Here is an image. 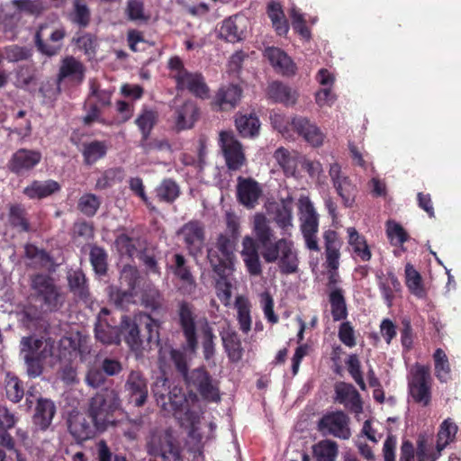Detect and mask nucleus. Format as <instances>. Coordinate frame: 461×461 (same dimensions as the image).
<instances>
[{"mask_svg":"<svg viewBox=\"0 0 461 461\" xmlns=\"http://www.w3.org/2000/svg\"><path fill=\"white\" fill-rule=\"evenodd\" d=\"M241 256L249 274L258 276L261 273L257 242L252 237H244L242 240Z\"/></svg>","mask_w":461,"mask_h":461,"instance_id":"cd10ccee","label":"nucleus"},{"mask_svg":"<svg viewBox=\"0 0 461 461\" xmlns=\"http://www.w3.org/2000/svg\"><path fill=\"white\" fill-rule=\"evenodd\" d=\"M107 255L104 250L99 247H94L90 252L91 264L98 275H104L107 269Z\"/></svg>","mask_w":461,"mask_h":461,"instance_id":"0e129e2a","label":"nucleus"},{"mask_svg":"<svg viewBox=\"0 0 461 461\" xmlns=\"http://www.w3.org/2000/svg\"><path fill=\"white\" fill-rule=\"evenodd\" d=\"M139 325L136 317L131 321L128 317L122 316L121 331L124 334V339L132 350H139L141 345Z\"/></svg>","mask_w":461,"mask_h":461,"instance_id":"58836bf2","label":"nucleus"},{"mask_svg":"<svg viewBox=\"0 0 461 461\" xmlns=\"http://www.w3.org/2000/svg\"><path fill=\"white\" fill-rule=\"evenodd\" d=\"M335 401L347 409L359 414L362 412V401L357 389L351 384L339 382L335 384Z\"/></svg>","mask_w":461,"mask_h":461,"instance_id":"412c9836","label":"nucleus"},{"mask_svg":"<svg viewBox=\"0 0 461 461\" xmlns=\"http://www.w3.org/2000/svg\"><path fill=\"white\" fill-rule=\"evenodd\" d=\"M208 258L213 271L234 270V244L225 235H220L216 245L208 252Z\"/></svg>","mask_w":461,"mask_h":461,"instance_id":"9b49d317","label":"nucleus"},{"mask_svg":"<svg viewBox=\"0 0 461 461\" xmlns=\"http://www.w3.org/2000/svg\"><path fill=\"white\" fill-rule=\"evenodd\" d=\"M167 405L161 407V409L167 413L173 415L177 419L182 425L190 423L192 425V430L190 431V438L197 442H200L202 437L197 432L194 427V422L197 417L191 411L190 402L187 400L183 390L178 387H173L167 396Z\"/></svg>","mask_w":461,"mask_h":461,"instance_id":"7ed1b4c3","label":"nucleus"},{"mask_svg":"<svg viewBox=\"0 0 461 461\" xmlns=\"http://www.w3.org/2000/svg\"><path fill=\"white\" fill-rule=\"evenodd\" d=\"M331 314L334 321H340L347 317V307L344 296L340 290H334L330 294Z\"/></svg>","mask_w":461,"mask_h":461,"instance_id":"4d7b16f0","label":"nucleus"},{"mask_svg":"<svg viewBox=\"0 0 461 461\" xmlns=\"http://www.w3.org/2000/svg\"><path fill=\"white\" fill-rule=\"evenodd\" d=\"M322 434L348 439L351 436L348 417L343 411H335L325 415L319 422Z\"/></svg>","mask_w":461,"mask_h":461,"instance_id":"dca6fc26","label":"nucleus"},{"mask_svg":"<svg viewBox=\"0 0 461 461\" xmlns=\"http://www.w3.org/2000/svg\"><path fill=\"white\" fill-rule=\"evenodd\" d=\"M85 340L82 339L81 336L78 333L71 334L70 336H65L59 340V348L61 350V355L66 357L67 355H71L73 353H77V351L82 354L85 352V348L83 346Z\"/></svg>","mask_w":461,"mask_h":461,"instance_id":"3c124183","label":"nucleus"},{"mask_svg":"<svg viewBox=\"0 0 461 461\" xmlns=\"http://www.w3.org/2000/svg\"><path fill=\"white\" fill-rule=\"evenodd\" d=\"M167 384V379L162 375L158 377L152 385V393L156 398L157 403L160 407H165L167 405V396L169 393V386Z\"/></svg>","mask_w":461,"mask_h":461,"instance_id":"e2e57ef3","label":"nucleus"},{"mask_svg":"<svg viewBox=\"0 0 461 461\" xmlns=\"http://www.w3.org/2000/svg\"><path fill=\"white\" fill-rule=\"evenodd\" d=\"M121 406L119 394L113 389L105 388L93 396L89 402L88 413L97 429H104L110 422V417Z\"/></svg>","mask_w":461,"mask_h":461,"instance_id":"f03ea898","label":"nucleus"},{"mask_svg":"<svg viewBox=\"0 0 461 461\" xmlns=\"http://www.w3.org/2000/svg\"><path fill=\"white\" fill-rule=\"evenodd\" d=\"M157 196L164 202H173L179 195L180 190L177 184L171 179H165L156 189Z\"/></svg>","mask_w":461,"mask_h":461,"instance_id":"13d9d810","label":"nucleus"},{"mask_svg":"<svg viewBox=\"0 0 461 461\" xmlns=\"http://www.w3.org/2000/svg\"><path fill=\"white\" fill-rule=\"evenodd\" d=\"M249 19L243 14H236L225 19L220 28V36L229 42L241 41L248 30Z\"/></svg>","mask_w":461,"mask_h":461,"instance_id":"aec40b11","label":"nucleus"},{"mask_svg":"<svg viewBox=\"0 0 461 461\" xmlns=\"http://www.w3.org/2000/svg\"><path fill=\"white\" fill-rule=\"evenodd\" d=\"M312 453L317 461H336L339 447L335 441L323 439L313 446Z\"/></svg>","mask_w":461,"mask_h":461,"instance_id":"37998d69","label":"nucleus"},{"mask_svg":"<svg viewBox=\"0 0 461 461\" xmlns=\"http://www.w3.org/2000/svg\"><path fill=\"white\" fill-rule=\"evenodd\" d=\"M177 234L182 238L191 255H197L203 247L204 231L203 226L197 221H189L185 223Z\"/></svg>","mask_w":461,"mask_h":461,"instance_id":"a211bd4d","label":"nucleus"},{"mask_svg":"<svg viewBox=\"0 0 461 461\" xmlns=\"http://www.w3.org/2000/svg\"><path fill=\"white\" fill-rule=\"evenodd\" d=\"M69 19L79 26H86L90 21V11L82 0H73V9L69 13Z\"/></svg>","mask_w":461,"mask_h":461,"instance_id":"6e6d98bb","label":"nucleus"},{"mask_svg":"<svg viewBox=\"0 0 461 461\" xmlns=\"http://www.w3.org/2000/svg\"><path fill=\"white\" fill-rule=\"evenodd\" d=\"M262 256L268 263L278 260L279 267L285 274L294 273L297 270V253L294 249L293 241L287 239H280L274 244H270L265 251H262Z\"/></svg>","mask_w":461,"mask_h":461,"instance_id":"39448f33","label":"nucleus"},{"mask_svg":"<svg viewBox=\"0 0 461 461\" xmlns=\"http://www.w3.org/2000/svg\"><path fill=\"white\" fill-rule=\"evenodd\" d=\"M267 14L276 32L279 35L286 34L289 29L288 23L280 4L276 2L270 3L267 7Z\"/></svg>","mask_w":461,"mask_h":461,"instance_id":"09e8293b","label":"nucleus"},{"mask_svg":"<svg viewBox=\"0 0 461 461\" xmlns=\"http://www.w3.org/2000/svg\"><path fill=\"white\" fill-rule=\"evenodd\" d=\"M457 430V425L449 418L440 424L436 441L438 450H443L455 440Z\"/></svg>","mask_w":461,"mask_h":461,"instance_id":"a18cd8bd","label":"nucleus"},{"mask_svg":"<svg viewBox=\"0 0 461 461\" xmlns=\"http://www.w3.org/2000/svg\"><path fill=\"white\" fill-rule=\"evenodd\" d=\"M168 66L172 70V77L176 79L178 88L187 89L201 98H204L208 95V87L203 77L200 74L190 73L185 70L179 58L175 57L170 59Z\"/></svg>","mask_w":461,"mask_h":461,"instance_id":"6e6552de","label":"nucleus"},{"mask_svg":"<svg viewBox=\"0 0 461 461\" xmlns=\"http://www.w3.org/2000/svg\"><path fill=\"white\" fill-rule=\"evenodd\" d=\"M59 190V185L54 180L34 181L26 188L23 193L30 199H41Z\"/></svg>","mask_w":461,"mask_h":461,"instance_id":"4c0bfd02","label":"nucleus"},{"mask_svg":"<svg viewBox=\"0 0 461 461\" xmlns=\"http://www.w3.org/2000/svg\"><path fill=\"white\" fill-rule=\"evenodd\" d=\"M41 159V154L36 150L21 149L9 161V167L15 173L27 171L34 167Z\"/></svg>","mask_w":461,"mask_h":461,"instance_id":"a878e982","label":"nucleus"},{"mask_svg":"<svg viewBox=\"0 0 461 461\" xmlns=\"http://www.w3.org/2000/svg\"><path fill=\"white\" fill-rule=\"evenodd\" d=\"M223 341L229 357L232 361H239L242 357V348L237 333L230 328L224 329L221 332Z\"/></svg>","mask_w":461,"mask_h":461,"instance_id":"79ce46f5","label":"nucleus"},{"mask_svg":"<svg viewBox=\"0 0 461 461\" xmlns=\"http://www.w3.org/2000/svg\"><path fill=\"white\" fill-rule=\"evenodd\" d=\"M329 176L338 195L341 198L346 207L352 206L357 193V187L351 179L343 173L339 163L330 164Z\"/></svg>","mask_w":461,"mask_h":461,"instance_id":"4468645a","label":"nucleus"},{"mask_svg":"<svg viewBox=\"0 0 461 461\" xmlns=\"http://www.w3.org/2000/svg\"><path fill=\"white\" fill-rule=\"evenodd\" d=\"M252 231L261 245L263 251L267 249L272 242L274 231L269 225V221L260 212L256 213L252 219Z\"/></svg>","mask_w":461,"mask_h":461,"instance_id":"c85d7f7f","label":"nucleus"},{"mask_svg":"<svg viewBox=\"0 0 461 461\" xmlns=\"http://www.w3.org/2000/svg\"><path fill=\"white\" fill-rule=\"evenodd\" d=\"M171 363L185 375L188 385L196 388L204 399L213 402L220 400L218 387L209 375L203 369H194L187 375L184 354L165 345L159 349L160 369L165 372Z\"/></svg>","mask_w":461,"mask_h":461,"instance_id":"f257e3e1","label":"nucleus"},{"mask_svg":"<svg viewBox=\"0 0 461 461\" xmlns=\"http://www.w3.org/2000/svg\"><path fill=\"white\" fill-rule=\"evenodd\" d=\"M267 211L285 233L294 227L293 201L291 198L284 199L280 203H269Z\"/></svg>","mask_w":461,"mask_h":461,"instance_id":"4be33fe9","label":"nucleus"},{"mask_svg":"<svg viewBox=\"0 0 461 461\" xmlns=\"http://www.w3.org/2000/svg\"><path fill=\"white\" fill-rule=\"evenodd\" d=\"M237 181V197L239 202L248 209L254 208L262 194L259 184L250 177L239 176Z\"/></svg>","mask_w":461,"mask_h":461,"instance_id":"6ab92c4d","label":"nucleus"},{"mask_svg":"<svg viewBox=\"0 0 461 461\" xmlns=\"http://www.w3.org/2000/svg\"><path fill=\"white\" fill-rule=\"evenodd\" d=\"M347 233L348 244L355 256L362 261H369L371 259L372 253L365 237L360 235L353 227L348 228Z\"/></svg>","mask_w":461,"mask_h":461,"instance_id":"f704fd0d","label":"nucleus"},{"mask_svg":"<svg viewBox=\"0 0 461 461\" xmlns=\"http://www.w3.org/2000/svg\"><path fill=\"white\" fill-rule=\"evenodd\" d=\"M267 96L276 103L283 104L285 106L294 105L298 97L296 90L281 82H272L267 87Z\"/></svg>","mask_w":461,"mask_h":461,"instance_id":"c756f323","label":"nucleus"},{"mask_svg":"<svg viewBox=\"0 0 461 461\" xmlns=\"http://www.w3.org/2000/svg\"><path fill=\"white\" fill-rule=\"evenodd\" d=\"M300 227L304 238L306 247L311 250H319L317 233L319 230V219L312 203L306 196L299 199Z\"/></svg>","mask_w":461,"mask_h":461,"instance_id":"0eeeda50","label":"nucleus"},{"mask_svg":"<svg viewBox=\"0 0 461 461\" xmlns=\"http://www.w3.org/2000/svg\"><path fill=\"white\" fill-rule=\"evenodd\" d=\"M107 151V146L103 141H91L83 146V156L86 164H93L102 158Z\"/></svg>","mask_w":461,"mask_h":461,"instance_id":"8fccbe9b","label":"nucleus"},{"mask_svg":"<svg viewBox=\"0 0 461 461\" xmlns=\"http://www.w3.org/2000/svg\"><path fill=\"white\" fill-rule=\"evenodd\" d=\"M68 283L71 290L80 298L86 299L88 291L86 287L85 275L80 271H75L68 276Z\"/></svg>","mask_w":461,"mask_h":461,"instance_id":"680f3d73","label":"nucleus"},{"mask_svg":"<svg viewBox=\"0 0 461 461\" xmlns=\"http://www.w3.org/2000/svg\"><path fill=\"white\" fill-rule=\"evenodd\" d=\"M25 255L32 260L31 264L36 267L50 269L53 266L50 256L43 250H39L32 245L25 246Z\"/></svg>","mask_w":461,"mask_h":461,"instance_id":"603ef678","label":"nucleus"},{"mask_svg":"<svg viewBox=\"0 0 461 461\" xmlns=\"http://www.w3.org/2000/svg\"><path fill=\"white\" fill-rule=\"evenodd\" d=\"M65 36L62 27L55 24L41 25L36 33V44L39 50L48 56H53L60 50V41Z\"/></svg>","mask_w":461,"mask_h":461,"instance_id":"ddd939ff","label":"nucleus"},{"mask_svg":"<svg viewBox=\"0 0 461 461\" xmlns=\"http://www.w3.org/2000/svg\"><path fill=\"white\" fill-rule=\"evenodd\" d=\"M404 272L405 285L410 293L419 299H425L427 290L420 274L410 263L406 264Z\"/></svg>","mask_w":461,"mask_h":461,"instance_id":"c9c22d12","label":"nucleus"},{"mask_svg":"<svg viewBox=\"0 0 461 461\" xmlns=\"http://www.w3.org/2000/svg\"><path fill=\"white\" fill-rule=\"evenodd\" d=\"M138 271L131 266H125L121 273L120 289L110 292V298L118 307H124L130 303H136V284Z\"/></svg>","mask_w":461,"mask_h":461,"instance_id":"9d476101","label":"nucleus"},{"mask_svg":"<svg viewBox=\"0 0 461 461\" xmlns=\"http://www.w3.org/2000/svg\"><path fill=\"white\" fill-rule=\"evenodd\" d=\"M136 321L140 325H143L148 332V341H156L158 343L159 322L152 319L146 313H139L136 315Z\"/></svg>","mask_w":461,"mask_h":461,"instance_id":"052dcab7","label":"nucleus"},{"mask_svg":"<svg viewBox=\"0 0 461 461\" xmlns=\"http://www.w3.org/2000/svg\"><path fill=\"white\" fill-rule=\"evenodd\" d=\"M264 57L277 73L284 76L294 75L296 66L283 50L276 47H267L264 50Z\"/></svg>","mask_w":461,"mask_h":461,"instance_id":"b1692460","label":"nucleus"},{"mask_svg":"<svg viewBox=\"0 0 461 461\" xmlns=\"http://www.w3.org/2000/svg\"><path fill=\"white\" fill-rule=\"evenodd\" d=\"M442 450L438 446L434 447V439L431 435L420 434L416 441V449L413 445L406 440L401 447L400 461H436L441 456Z\"/></svg>","mask_w":461,"mask_h":461,"instance_id":"423d86ee","label":"nucleus"},{"mask_svg":"<svg viewBox=\"0 0 461 461\" xmlns=\"http://www.w3.org/2000/svg\"><path fill=\"white\" fill-rule=\"evenodd\" d=\"M68 429L73 437L79 441L86 440L95 435L94 427L81 413L71 414L68 420Z\"/></svg>","mask_w":461,"mask_h":461,"instance_id":"7c9ffc66","label":"nucleus"},{"mask_svg":"<svg viewBox=\"0 0 461 461\" xmlns=\"http://www.w3.org/2000/svg\"><path fill=\"white\" fill-rule=\"evenodd\" d=\"M125 390L136 406H141L148 398V383L141 373L131 371L125 383Z\"/></svg>","mask_w":461,"mask_h":461,"instance_id":"393cba45","label":"nucleus"},{"mask_svg":"<svg viewBox=\"0 0 461 461\" xmlns=\"http://www.w3.org/2000/svg\"><path fill=\"white\" fill-rule=\"evenodd\" d=\"M198 113L195 104L192 102L185 103L176 112V125L178 130L191 128L197 120Z\"/></svg>","mask_w":461,"mask_h":461,"instance_id":"c03bdc74","label":"nucleus"},{"mask_svg":"<svg viewBox=\"0 0 461 461\" xmlns=\"http://www.w3.org/2000/svg\"><path fill=\"white\" fill-rule=\"evenodd\" d=\"M181 326L186 338L187 345L191 350H194L197 345L195 338V325L191 307L187 303H182L179 308Z\"/></svg>","mask_w":461,"mask_h":461,"instance_id":"473e14b6","label":"nucleus"},{"mask_svg":"<svg viewBox=\"0 0 461 461\" xmlns=\"http://www.w3.org/2000/svg\"><path fill=\"white\" fill-rule=\"evenodd\" d=\"M219 144L229 169L239 170L245 165L246 157L242 145L231 131H221Z\"/></svg>","mask_w":461,"mask_h":461,"instance_id":"f8f14e48","label":"nucleus"},{"mask_svg":"<svg viewBox=\"0 0 461 461\" xmlns=\"http://www.w3.org/2000/svg\"><path fill=\"white\" fill-rule=\"evenodd\" d=\"M109 314L107 309L103 308L98 314L95 325V338L104 344H118L121 342V334L116 327L107 322L105 317Z\"/></svg>","mask_w":461,"mask_h":461,"instance_id":"bb28decb","label":"nucleus"},{"mask_svg":"<svg viewBox=\"0 0 461 461\" xmlns=\"http://www.w3.org/2000/svg\"><path fill=\"white\" fill-rule=\"evenodd\" d=\"M326 249V259L328 266L332 269H337L339 267V249L341 242L338 234L334 230H327L323 234Z\"/></svg>","mask_w":461,"mask_h":461,"instance_id":"e433bc0d","label":"nucleus"},{"mask_svg":"<svg viewBox=\"0 0 461 461\" xmlns=\"http://www.w3.org/2000/svg\"><path fill=\"white\" fill-rule=\"evenodd\" d=\"M386 233L390 242L394 245H402L407 240V233L403 228L395 221H387Z\"/></svg>","mask_w":461,"mask_h":461,"instance_id":"69168bd1","label":"nucleus"},{"mask_svg":"<svg viewBox=\"0 0 461 461\" xmlns=\"http://www.w3.org/2000/svg\"><path fill=\"white\" fill-rule=\"evenodd\" d=\"M5 387L7 398L18 402L23 396L24 390L17 376L11 373H7L5 379Z\"/></svg>","mask_w":461,"mask_h":461,"instance_id":"864d4df0","label":"nucleus"},{"mask_svg":"<svg viewBox=\"0 0 461 461\" xmlns=\"http://www.w3.org/2000/svg\"><path fill=\"white\" fill-rule=\"evenodd\" d=\"M20 353L22 356L28 355L45 360L52 356L53 342L48 339H38L32 336L23 337L20 341Z\"/></svg>","mask_w":461,"mask_h":461,"instance_id":"f3484780","label":"nucleus"},{"mask_svg":"<svg viewBox=\"0 0 461 461\" xmlns=\"http://www.w3.org/2000/svg\"><path fill=\"white\" fill-rule=\"evenodd\" d=\"M237 130L243 137H254L258 134L260 122L257 116L239 114L235 120Z\"/></svg>","mask_w":461,"mask_h":461,"instance_id":"49530a36","label":"nucleus"},{"mask_svg":"<svg viewBox=\"0 0 461 461\" xmlns=\"http://www.w3.org/2000/svg\"><path fill=\"white\" fill-rule=\"evenodd\" d=\"M235 308L237 310L240 329L244 333H248L251 328L250 303L249 300L243 296H238L235 301Z\"/></svg>","mask_w":461,"mask_h":461,"instance_id":"de8ad7c7","label":"nucleus"},{"mask_svg":"<svg viewBox=\"0 0 461 461\" xmlns=\"http://www.w3.org/2000/svg\"><path fill=\"white\" fill-rule=\"evenodd\" d=\"M32 295L45 311L58 310L64 303V295L49 276L36 275L31 283Z\"/></svg>","mask_w":461,"mask_h":461,"instance_id":"20e7f679","label":"nucleus"},{"mask_svg":"<svg viewBox=\"0 0 461 461\" xmlns=\"http://www.w3.org/2000/svg\"><path fill=\"white\" fill-rule=\"evenodd\" d=\"M214 272L218 276L215 285L217 296L220 301L227 306L230 303L232 289L236 284V281L232 276L234 270Z\"/></svg>","mask_w":461,"mask_h":461,"instance_id":"2f4dec72","label":"nucleus"},{"mask_svg":"<svg viewBox=\"0 0 461 461\" xmlns=\"http://www.w3.org/2000/svg\"><path fill=\"white\" fill-rule=\"evenodd\" d=\"M85 69L80 61L73 57H68L62 60L59 80L68 78L74 83H80L84 78Z\"/></svg>","mask_w":461,"mask_h":461,"instance_id":"72a5a7b5","label":"nucleus"},{"mask_svg":"<svg viewBox=\"0 0 461 461\" xmlns=\"http://www.w3.org/2000/svg\"><path fill=\"white\" fill-rule=\"evenodd\" d=\"M241 89L238 86L230 85L219 90L215 97L216 104L222 110L233 108L240 101Z\"/></svg>","mask_w":461,"mask_h":461,"instance_id":"ea45409f","label":"nucleus"},{"mask_svg":"<svg viewBox=\"0 0 461 461\" xmlns=\"http://www.w3.org/2000/svg\"><path fill=\"white\" fill-rule=\"evenodd\" d=\"M292 127L312 147H320L323 144L325 134L307 118L294 117L292 120Z\"/></svg>","mask_w":461,"mask_h":461,"instance_id":"5701e85b","label":"nucleus"},{"mask_svg":"<svg viewBox=\"0 0 461 461\" xmlns=\"http://www.w3.org/2000/svg\"><path fill=\"white\" fill-rule=\"evenodd\" d=\"M433 357L435 362L436 376L441 382H447L450 379V366L446 353L441 348H438L435 351Z\"/></svg>","mask_w":461,"mask_h":461,"instance_id":"5fc2aeb1","label":"nucleus"},{"mask_svg":"<svg viewBox=\"0 0 461 461\" xmlns=\"http://www.w3.org/2000/svg\"><path fill=\"white\" fill-rule=\"evenodd\" d=\"M55 414L54 403L47 399H39L34 414V423L41 429H47Z\"/></svg>","mask_w":461,"mask_h":461,"instance_id":"a19ab883","label":"nucleus"},{"mask_svg":"<svg viewBox=\"0 0 461 461\" xmlns=\"http://www.w3.org/2000/svg\"><path fill=\"white\" fill-rule=\"evenodd\" d=\"M150 455L159 456L163 461H180L177 451L174 448L172 437L167 432H154L148 441Z\"/></svg>","mask_w":461,"mask_h":461,"instance_id":"2eb2a0df","label":"nucleus"},{"mask_svg":"<svg viewBox=\"0 0 461 461\" xmlns=\"http://www.w3.org/2000/svg\"><path fill=\"white\" fill-rule=\"evenodd\" d=\"M156 113L150 110H144L136 119V123L142 134L146 137L156 122Z\"/></svg>","mask_w":461,"mask_h":461,"instance_id":"774afa93","label":"nucleus"},{"mask_svg":"<svg viewBox=\"0 0 461 461\" xmlns=\"http://www.w3.org/2000/svg\"><path fill=\"white\" fill-rule=\"evenodd\" d=\"M274 157L284 169L285 175L293 176L295 173L297 163L288 150L284 148H279L276 150Z\"/></svg>","mask_w":461,"mask_h":461,"instance_id":"bf43d9fd","label":"nucleus"},{"mask_svg":"<svg viewBox=\"0 0 461 461\" xmlns=\"http://www.w3.org/2000/svg\"><path fill=\"white\" fill-rule=\"evenodd\" d=\"M429 368L417 365L412 367L409 379V393L413 401L427 406L431 398Z\"/></svg>","mask_w":461,"mask_h":461,"instance_id":"1a4fd4ad","label":"nucleus"},{"mask_svg":"<svg viewBox=\"0 0 461 461\" xmlns=\"http://www.w3.org/2000/svg\"><path fill=\"white\" fill-rule=\"evenodd\" d=\"M100 206L97 196L92 194L82 195L78 201V209L87 216H93Z\"/></svg>","mask_w":461,"mask_h":461,"instance_id":"338daca9","label":"nucleus"}]
</instances>
